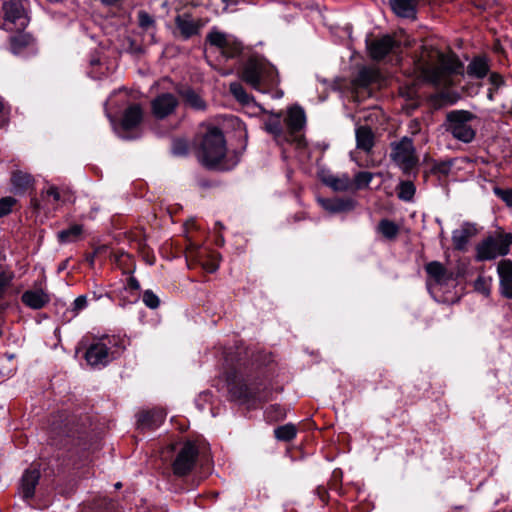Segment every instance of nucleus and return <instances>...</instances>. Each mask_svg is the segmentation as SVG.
Masks as SVG:
<instances>
[{
    "label": "nucleus",
    "instance_id": "52",
    "mask_svg": "<svg viewBox=\"0 0 512 512\" xmlns=\"http://www.w3.org/2000/svg\"><path fill=\"white\" fill-rule=\"evenodd\" d=\"M103 4L105 5H114L116 4L119 0H101Z\"/></svg>",
    "mask_w": 512,
    "mask_h": 512
},
{
    "label": "nucleus",
    "instance_id": "24",
    "mask_svg": "<svg viewBox=\"0 0 512 512\" xmlns=\"http://www.w3.org/2000/svg\"><path fill=\"white\" fill-rule=\"evenodd\" d=\"M356 145L357 148L369 153L374 146V133L368 126H360L356 129Z\"/></svg>",
    "mask_w": 512,
    "mask_h": 512
},
{
    "label": "nucleus",
    "instance_id": "36",
    "mask_svg": "<svg viewBox=\"0 0 512 512\" xmlns=\"http://www.w3.org/2000/svg\"><path fill=\"white\" fill-rule=\"evenodd\" d=\"M297 433L293 424L279 426L274 430L275 437L280 441H290L295 438Z\"/></svg>",
    "mask_w": 512,
    "mask_h": 512
},
{
    "label": "nucleus",
    "instance_id": "2",
    "mask_svg": "<svg viewBox=\"0 0 512 512\" xmlns=\"http://www.w3.org/2000/svg\"><path fill=\"white\" fill-rule=\"evenodd\" d=\"M195 155L203 166L210 169L230 170L238 163V157L227 150L223 132L216 127H209L199 138Z\"/></svg>",
    "mask_w": 512,
    "mask_h": 512
},
{
    "label": "nucleus",
    "instance_id": "27",
    "mask_svg": "<svg viewBox=\"0 0 512 512\" xmlns=\"http://www.w3.org/2000/svg\"><path fill=\"white\" fill-rule=\"evenodd\" d=\"M187 106L194 110L203 111L206 109V103L202 97L192 89H184L179 92Z\"/></svg>",
    "mask_w": 512,
    "mask_h": 512
},
{
    "label": "nucleus",
    "instance_id": "39",
    "mask_svg": "<svg viewBox=\"0 0 512 512\" xmlns=\"http://www.w3.org/2000/svg\"><path fill=\"white\" fill-rule=\"evenodd\" d=\"M15 275L13 271H0V299L4 297L7 288L11 285Z\"/></svg>",
    "mask_w": 512,
    "mask_h": 512
},
{
    "label": "nucleus",
    "instance_id": "35",
    "mask_svg": "<svg viewBox=\"0 0 512 512\" xmlns=\"http://www.w3.org/2000/svg\"><path fill=\"white\" fill-rule=\"evenodd\" d=\"M375 174L367 171L358 172L351 180V190H364L369 188V183Z\"/></svg>",
    "mask_w": 512,
    "mask_h": 512
},
{
    "label": "nucleus",
    "instance_id": "30",
    "mask_svg": "<svg viewBox=\"0 0 512 512\" xmlns=\"http://www.w3.org/2000/svg\"><path fill=\"white\" fill-rule=\"evenodd\" d=\"M11 181H12L14 187L18 190L26 191V190L35 189V187H34L35 181H34L33 177L26 172H22V171L14 172L11 177Z\"/></svg>",
    "mask_w": 512,
    "mask_h": 512
},
{
    "label": "nucleus",
    "instance_id": "57",
    "mask_svg": "<svg viewBox=\"0 0 512 512\" xmlns=\"http://www.w3.org/2000/svg\"><path fill=\"white\" fill-rule=\"evenodd\" d=\"M2 110H3V103H2V101L0 100V112H2Z\"/></svg>",
    "mask_w": 512,
    "mask_h": 512
},
{
    "label": "nucleus",
    "instance_id": "45",
    "mask_svg": "<svg viewBox=\"0 0 512 512\" xmlns=\"http://www.w3.org/2000/svg\"><path fill=\"white\" fill-rule=\"evenodd\" d=\"M87 297L85 295L78 296L72 303V312L77 315L80 311L87 307Z\"/></svg>",
    "mask_w": 512,
    "mask_h": 512
},
{
    "label": "nucleus",
    "instance_id": "50",
    "mask_svg": "<svg viewBox=\"0 0 512 512\" xmlns=\"http://www.w3.org/2000/svg\"><path fill=\"white\" fill-rule=\"evenodd\" d=\"M502 200L509 206L512 207V194H499Z\"/></svg>",
    "mask_w": 512,
    "mask_h": 512
},
{
    "label": "nucleus",
    "instance_id": "54",
    "mask_svg": "<svg viewBox=\"0 0 512 512\" xmlns=\"http://www.w3.org/2000/svg\"><path fill=\"white\" fill-rule=\"evenodd\" d=\"M215 228H218L219 230L224 229V225L221 222H216Z\"/></svg>",
    "mask_w": 512,
    "mask_h": 512
},
{
    "label": "nucleus",
    "instance_id": "26",
    "mask_svg": "<svg viewBox=\"0 0 512 512\" xmlns=\"http://www.w3.org/2000/svg\"><path fill=\"white\" fill-rule=\"evenodd\" d=\"M10 43V51L18 55L20 54L24 49L31 46L34 43V38L31 34L20 32L10 37L9 39Z\"/></svg>",
    "mask_w": 512,
    "mask_h": 512
},
{
    "label": "nucleus",
    "instance_id": "49",
    "mask_svg": "<svg viewBox=\"0 0 512 512\" xmlns=\"http://www.w3.org/2000/svg\"><path fill=\"white\" fill-rule=\"evenodd\" d=\"M489 81L496 88L499 87L500 85H502V83H503L502 77L497 73H492L489 77Z\"/></svg>",
    "mask_w": 512,
    "mask_h": 512
},
{
    "label": "nucleus",
    "instance_id": "25",
    "mask_svg": "<svg viewBox=\"0 0 512 512\" xmlns=\"http://www.w3.org/2000/svg\"><path fill=\"white\" fill-rule=\"evenodd\" d=\"M304 110L299 106L291 107L286 117V125L292 132L299 131L305 124Z\"/></svg>",
    "mask_w": 512,
    "mask_h": 512
},
{
    "label": "nucleus",
    "instance_id": "18",
    "mask_svg": "<svg viewBox=\"0 0 512 512\" xmlns=\"http://www.w3.org/2000/svg\"><path fill=\"white\" fill-rule=\"evenodd\" d=\"M321 181L330 189L339 192L351 190V179L347 174L322 173Z\"/></svg>",
    "mask_w": 512,
    "mask_h": 512
},
{
    "label": "nucleus",
    "instance_id": "48",
    "mask_svg": "<svg viewBox=\"0 0 512 512\" xmlns=\"http://www.w3.org/2000/svg\"><path fill=\"white\" fill-rule=\"evenodd\" d=\"M398 189H399V192H415L416 191L415 185L410 180L402 181L399 184Z\"/></svg>",
    "mask_w": 512,
    "mask_h": 512
},
{
    "label": "nucleus",
    "instance_id": "3",
    "mask_svg": "<svg viewBox=\"0 0 512 512\" xmlns=\"http://www.w3.org/2000/svg\"><path fill=\"white\" fill-rule=\"evenodd\" d=\"M241 79L254 90L267 93L276 87L280 80L276 68L260 57H250L243 65Z\"/></svg>",
    "mask_w": 512,
    "mask_h": 512
},
{
    "label": "nucleus",
    "instance_id": "10",
    "mask_svg": "<svg viewBox=\"0 0 512 512\" xmlns=\"http://www.w3.org/2000/svg\"><path fill=\"white\" fill-rule=\"evenodd\" d=\"M425 271L427 273V286L429 290H433L438 287L448 286L449 283L455 280L454 272L447 269L439 261H431L425 265Z\"/></svg>",
    "mask_w": 512,
    "mask_h": 512
},
{
    "label": "nucleus",
    "instance_id": "46",
    "mask_svg": "<svg viewBox=\"0 0 512 512\" xmlns=\"http://www.w3.org/2000/svg\"><path fill=\"white\" fill-rule=\"evenodd\" d=\"M451 166H452V163L450 161L436 163L433 167V171L438 174L446 175L450 172Z\"/></svg>",
    "mask_w": 512,
    "mask_h": 512
},
{
    "label": "nucleus",
    "instance_id": "56",
    "mask_svg": "<svg viewBox=\"0 0 512 512\" xmlns=\"http://www.w3.org/2000/svg\"><path fill=\"white\" fill-rule=\"evenodd\" d=\"M194 223H195V222H194V220H190L189 222H187V223H186V225H187V226H188V225H194Z\"/></svg>",
    "mask_w": 512,
    "mask_h": 512
},
{
    "label": "nucleus",
    "instance_id": "60",
    "mask_svg": "<svg viewBox=\"0 0 512 512\" xmlns=\"http://www.w3.org/2000/svg\"><path fill=\"white\" fill-rule=\"evenodd\" d=\"M225 3H230L232 0H222Z\"/></svg>",
    "mask_w": 512,
    "mask_h": 512
},
{
    "label": "nucleus",
    "instance_id": "38",
    "mask_svg": "<svg viewBox=\"0 0 512 512\" xmlns=\"http://www.w3.org/2000/svg\"><path fill=\"white\" fill-rule=\"evenodd\" d=\"M377 77L378 73L374 69L363 68L362 70H360L356 81L361 86H368L371 83L375 82Z\"/></svg>",
    "mask_w": 512,
    "mask_h": 512
},
{
    "label": "nucleus",
    "instance_id": "29",
    "mask_svg": "<svg viewBox=\"0 0 512 512\" xmlns=\"http://www.w3.org/2000/svg\"><path fill=\"white\" fill-rule=\"evenodd\" d=\"M83 233V226L80 224H74L67 229L58 232V240L60 243H73L81 238Z\"/></svg>",
    "mask_w": 512,
    "mask_h": 512
},
{
    "label": "nucleus",
    "instance_id": "43",
    "mask_svg": "<svg viewBox=\"0 0 512 512\" xmlns=\"http://www.w3.org/2000/svg\"><path fill=\"white\" fill-rule=\"evenodd\" d=\"M16 200L11 197H3L0 199V217L8 215L11 211L13 206L15 205Z\"/></svg>",
    "mask_w": 512,
    "mask_h": 512
},
{
    "label": "nucleus",
    "instance_id": "58",
    "mask_svg": "<svg viewBox=\"0 0 512 512\" xmlns=\"http://www.w3.org/2000/svg\"><path fill=\"white\" fill-rule=\"evenodd\" d=\"M54 195H55V199H56V200H59V199H60V197H59V195H60V194H59V193H56V194H54Z\"/></svg>",
    "mask_w": 512,
    "mask_h": 512
},
{
    "label": "nucleus",
    "instance_id": "28",
    "mask_svg": "<svg viewBox=\"0 0 512 512\" xmlns=\"http://www.w3.org/2000/svg\"><path fill=\"white\" fill-rule=\"evenodd\" d=\"M232 35L220 32L216 29L211 30L207 36L206 41L211 45L220 50L223 54L226 46L229 44Z\"/></svg>",
    "mask_w": 512,
    "mask_h": 512
},
{
    "label": "nucleus",
    "instance_id": "21",
    "mask_svg": "<svg viewBox=\"0 0 512 512\" xmlns=\"http://www.w3.org/2000/svg\"><path fill=\"white\" fill-rule=\"evenodd\" d=\"M475 232V227L469 223H465L459 229L454 230L452 233V241L455 249L464 250L469 239Z\"/></svg>",
    "mask_w": 512,
    "mask_h": 512
},
{
    "label": "nucleus",
    "instance_id": "5",
    "mask_svg": "<svg viewBox=\"0 0 512 512\" xmlns=\"http://www.w3.org/2000/svg\"><path fill=\"white\" fill-rule=\"evenodd\" d=\"M512 245V233H498L490 236L477 245L476 259L478 261L492 260L505 256Z\"/></svg>",
    "mask_w": 512,
    "mask_h": 512
},
{
    "label": "nucleus",
    "instance_id": "51",
    "mask_svg": "<svg viewBox=\"0 0 512 512\" xmlns=\"http://www.w3.org/2000/svg\"><path fill=\"white\" fill-rule=\"evenodd\" d=\"M398 196L401 200L409 202L413 200L414 194H398Z\"/></svg>",
    "mask_w": 512,
    "mask_h": 512
},
{
    "label": "nucleus",
    "instance_id": "20",
    "mask_svg": "<svg viewBox=\"0 0 512 512\" xmlns=\"http://www.w3.org/2000/svg\"><path fill=\"white\" fill-rule=\"evenodd\" d=\"M166 417L162 409L145 411L139 414L138 423L143 428L155 429L161 425Z\"/></svg>",
    "mask_w": 512,
    "mask_h": 512
},
{
    "label": "nucleus",
    "instance_id": "23",
    "mask_svg": "<svg viewBox=\"0 0 512 512\" xmlns=\"http://www.w3.org/2000/svg\"><path fill=\"white\" fill-rule=\"evenodd\" d=\"M142 119V108L138 104H133L124 111L122 127L126 130L133 129L141 123Z\"/></svg>",
    "mask_w": 512,
    "mask_h": 512
},
{
    "label": "nucleus",
    "instance_id": "4",
    "mask_svg": "<svg viewBox=\"0 0 512 512\" xmlns=\"http://www.w3.org/2000/svg\"><path fill=\"white\" fill-rule=\"evenodd\" d=\"M389 156L391 161L404 173L414 171L419 165V157L413 141L406 136L390 144Z\"/></svg>",
    "mask_w": 512,
    "mask_h": 512
},
{
    "label": "nucleus",
    "instance_id": "33",
    "mask_svg": "<svg viewBox=\"0 0 512 512\" xmlns=\"http://www.w3.org/2000/svg\"><path fill=\"white\" fill-rule=\"evenodd\" d=\"M376 230L385 239L394 240L399 233V226L389 219H382L377 225Z\"/></svg>",
    "mask_w": 512,
    "mask_h": 512
},
{
    "label": "nucleus",
    "instance_id": "17",
    "mask_svg": "<svg viewBox=\"0 0 512 512\" xmlns=\"http://www.w3.org/2000/svg\"><path fill=\"white\" fill-rule=\"evenodd\" d=\"M175 24L184 39L197 35L202 27L199 20H194L188 14L178 15L175 18Z\"/></svg>",
    "mask_w": 512,
    "mask_h": 512
},
{
    "label": "nucleus",
    "instance_id": "34",
    "mask_svg": "<svg viewBox=\"0 0 512 512\" xmlns=\"http://www.w3.org/2000/svg\"><path fill=\"white\" fill-rule=\"evenodd\" d=\"M229 90L234 98L243 105H249L254 102V98L249 95L244 87L238 82L231 83Z\"/></svg>",
    "mask_w": 512,
    "mask_h": 512
},
{
    "label": "nucleus",
    "instance_id": "32",
    "mask_svg": "<svg viewBox=\"0 0 512 512\" xmlns=\"http://www.w3.org/2000/svg\"><path fill=\"white\" fill-rule=\"evenodd\" d=\"M229 392L234 398L241 401L256 399V393L246 384H231Z\"/></svg>",
    "mask_w": 512,
    "mask_h": 512
},
{
    "label": "nucleus",
    "instance_id": "7",
    "mask_svg": "<svg viewBox=\"0 0 512 512\" xmlns=\"http://www.w3.org/2000/svg\"><path fill=\"white\" fill-rule=\"evenodd\" d=\"M111 338L104 337L92 343L86 350L85 359L90 366H106L112 359L110 351Z\"/></svg>",
    "mask_w": 512,
    "mask_h": 512
},
{
    "label": "nucleus",
    "instance_id": "14",
    "mask_svg": "<svg viewBox=\"0 0 512 512\" xmlns=\"http://www.w3.org/2000/svg\"><path fill=\"white\" fill-rule=\"evenodd\" d=\"M398 43L390 35H384L374 39L367 44L370 57L374 60H381L392 52Z\"/></svg>",
    "mask_w": 512,
    "mask_h": 512
},
{
    "label": "nucleus",
    "instance_id": "53",
    "mask_svg": "<svg viewBox=\"0 0 512 512\" xmlns=\"http://www.w3.org/2000/svg\"><path fill=\"white\" fill-rule=\"evenodd\" d=\"M493 192H495V193H498V192H504V190H501V189H499V188H497V187H494V188H493ZM505 192H512V190H505Z\"/></svg>",
    "mask_w": 512,
    "mask_h": 512
},
{
    "label": "nucleus",
    "instance_id": "12",
    "mask_svg": "<svg viewBox=\"0 0 512 512\" xmlns=\"http://www.w3.org/2000/svg\"><path fill=\"white\" fill-rule=\"evenodd\" d=\"M179 101L172 93H161L151 101V111L155 118L164 119L173 114Z\"/></svg>",
    "mask_w": 512,
    "mask_h": 512
},
{
    "label": "nucleus",
    "instance_id": "8",
    "mask_svg": "<svg viewBox=\"0 0 512 512\" xmlns=\"http://www.w3.org/2000/svg\"><path fill=\"white\" fill-rule=\"evenodd\" d=\"M197 457L196 445L190 441L184 443L172 464L174 474L177 476L187 475L193 469Z\"/></svg>",
    "mask_w": 512,
    "mask_h": 512
},
{
    "label": "nucleus",
    "instance_id": "15",
    "mask_svg": "<svg viewBox=\"0 0 512 512\" xmlns=\"http://www.w3.org/2000/svg\"><path fill=\"white\" fill-rule=\"evenodd\" d=\"M49 294L42 288L26 290L22 296V303L33 310H40L50 302Z\"/></svg>",
    "mask_w": 512,
    "mask_h": 512
},
{
    "label": "nucleus",
    "instance_id": "16",
    "mask_svg": "<svg viewBox=\"0 0 512 512\" xmlns=\"http://www.w3.org/2000/svg\"><path fill=\"white\" fill-rule=\"evenodd\" d=\"M497 271L500 278V289L504 297L512 299V262L510 260H501Z\"/></svg>",
    "mask_w": 512,
    "mask_h": 512
},
{
    "label": "nucleus",
    "instance_id": "40",
    "mask_svg": "<svg viewBox=\"0 0 512 512\" xmlns=\"http://www.w3.org/2000/svg\"><path fill=\"white\" fill-rule=\"evenodd\" d=\"M142 301L150 309H156L160 305L159 297L150 289L143 292Z\"/></svg>",
    "mask_w": 512,
    "mask_h": 512
},
{
    "label": "nucleus",
    "instance_id": "9",
    "mask_svg": "<svg viewBox=\"0 0 512 512\" xmlns=\"http://www.w3.org/2000/svg\"><path fill=\"white\" fill-rule=\"evenodd\" d=\"M186 259L198 263L210 273L218 268V254L209 252L206 248L197 245L191 240H189L186 248Z\"/></svg>",
    "mask_w": 512,
    "mask_h": 512
},
{
    "label": "nucleus",
    "instance_id": "31",
    "mask_svg": "<svg viewBox=\"0 0 512 512\" xmlns=\"http://www.w3.org/2000/svg\"><path fill=\"white\" fill-rule=\"evenodd\" d=\"M489 66L485 58L477 57L467 66V74L476 78H483L487 75Z\"/></svg>",
    "mask_w": 512,
    "mask_h": 512
},
{
    "label": "nucleus",
    "instance_id": "19",
    "mask_svg": "<svg viewBox=\"0 0 512 512\" xmlns=\"http://www.w3.org/2000/svg\"><path fill=\"white\" fill-rule=\"evenodd\" d=\"M40 478V472L37 469H27L21 479V493L24 498L29 499L34 496L36 485Z\"/></svg>",
    "mask_w": 512,
    "mask_h": 512
},
{
    "label": "nucleus",
    "instance_id": "1",
    "mask_svg": "<svg viewBox=\"0 0 512 512\" xmlns=\"http://www.w3.org/2000/svg\"><path fill=\"white\" fill-rule=\"evenodd\" d=\"M461 68L462 64L455 55H445L426 47L414 62V72L418 78L435 87L450 86L451 75L460 73Z\"/></svg>",
    "mask_w": 512,
    "mask_h": 512
},
{
    "label": "nucleus",
    "instance_id": "55",
    "mask_svg": "<svg viewBox=\"0 0 512 512\" xmlns=\"http://www.w3.org/2000/svg\"><path fill=\"white\" fill-rule=\"evenodd\" d=\"M46 192L53 193V192H58V191L55 187L51 186Z\"/></svg>",
    "mask_w": 512,
    "mask_h": 512
},
{
    "label": "nucleus",
    "instance_id": "44",
    "mask_svg": "<svg viewBox=\"0 0 512 512\" xmlns=\"http://www.w3.org/2000/svg\"><path fill=\"white\" fill-rule=\"evenodd\" d=\"M138 22H139L140 27H142L144 29H148L154 25L153 17L146 11L138 12Z\"/></svg>",
    "mask_w": 512,
    "mask_h": 512
},
{
    "label": "nucleus",
    "instance_id": "37",
    "mask_svg": "<svg viewBox=\"0 0 512 512\" xmlns=\"http://www.w3.org/2000/svg\"><path fill=\"white\" fill-rule=\"evenodd\" d=\"M243 50L242 43L239 42L235 37H231L229 44L226 46L222 56L226 59L238 57Z\"/></svg>",
    "mask_w": 512,
    "mask_h": 512
},
{
    "label": "nucleus",
    "instance_id": "41",
    "mask_svg": "<svg viewBox=\"0 0 512 512\" xmlns=\"http://www.w3.org/2000/svg\"><path fill=\"white\" fill-rule=\"evenodd\" d=\"M189 151L188 142L185 139H175L172 143V153L175 156H185Z\"/></svg>",
    "mask_w": 512,
    "mask_h": 512
},
{
    "label": "nucleus",
    "instance_id": "22",
    "mask_svg": "<svg viewBox=\"0 0 512 512\" xmlns=\"http://www.w3.org/2000/svg\"><path fill=\"white\" fill-rule=\"evenodd\" d=\"M417 0H390L392 10L400 17H416Z\"/></svg>",
    "mask_w": 512,
    "mask_h": 512
},
{
    "label": "nucleus",
    "instance_id": "13",
    "mask_svg": "<svg viewBox=\"0 0 512 512\" xmlns=\"http://www.w3.org/2000/svg\"><path fill=\"white\" fill-rule=\"evenodd\" d=\"M317 202L328 212L339 213L352 210L354 201L348 197H340L336 194H318Z\"/></svg>",
    "mask_w": 512,
    "mask_h": 512
},
{
    "label": "nucleus",
    "instance_id": "42",
    "mask_svg": "<svg viewBox=\"0 0 512 512\" xmlns=\"http://www.w3.org/2000/svg\"><path fill=\"white\" fill-rule=\"evenodd\" d=\"M265 128L269 133H271L275 136H279L282 133V125H281L280 118L274 117V118L269 119L265 123Z\"/></svg>",
    "mask_w": 512,
    "mask_h": 512
},
{
    "label": "nucleus",
    "instance_id": "47",
    "mask_svg": "<svg viewBox=\"0 0 512 512\" xmlns=\"http://www.w3.org/2000/svg\"><path fill=\"white\" fill-rule=\"evenodd\" d=\"M125 290L126 291H139L140 290V283L139 281L133 277V276H130L128 279H127V283H126V286H125Z\"/></svg>",
    "mask_w": 512,
    "mask_h": 512
},
{
    "label": "nucleus",
    "instance_id": "59",
    "mask_svg": "<svg viewBox=\"0 0 512 512\" xmlns=\"http://www.w3.org/2000/svg\"><path fill=\"white\" fill-rule=\"evenodd\" d=\"M115 487H116V488H120V487H121V483H117V484H115Z\"/></svg>",
    "mask_w": 512,
    "mask_h": 512
},
{
    "label": "nucleus",
    "instance_id": "6",
    "mask_svg": "<svg viewBox=\"0 0 512 512\" xmlns=\"http://www.w3.org/2000/svg\"><path fill=\"white\" fill-rule=\"evenodd\" d=\"M476 116L466 110H455L447 114V130L454 138L469 143L475 137V130L471 125V121Z\"/></svg>",
    "mask_w": 512,
    "mask_h": 512
},
{
    "label": "nucleus",
    "instance_id": "11",
    "mask_svg": "<svg viewBox=\"0 0 512 512\" xmlns=\"http://www.w3.org/2000/svg\"><path fill=\"white\" fill-rule=\"evenodd\" d=\"M2 10L6 22L14 24L18 29H25L28 26L30 19L20 1H6L2 5Z\"/></svg>",
    "mask_w": 512,
    "mask_h": 512
}]
</instances>
